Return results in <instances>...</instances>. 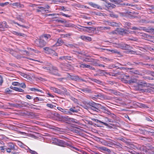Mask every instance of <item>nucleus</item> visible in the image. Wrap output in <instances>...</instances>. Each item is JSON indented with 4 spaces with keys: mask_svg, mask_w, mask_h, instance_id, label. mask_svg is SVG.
Returning a JSON list of instances; mask_svg holds the SVG:
<instances>
[{
    "mask_svg": "<svg viewBox=\"0 0 154 154\" xmlns=\"http://www.w3.org/2000/svg\"><path fill=\"white\" fill-rule=\"evenodd\" d=\"M13 90L21 92H23L24 91V90L23 89L16 87L13 88Z\"/></svg>",
    "mask_w": 154,
    "mask_h": 154,
    "instance_id": "a19ab883",
    "label": "nucleus"
},
{
    "mask_svg": "<svg viewBox=\"0 0 154 154\" xmlns=\"http://www.w3.org/2000/svg\"><path fill=\"white\" fill-rule=\"evenodd\" d=\"M57 108L58 110L62 112L64 114H68V113H69V112H68V110L63 109L61 108L60 107H57Z\"/></svg>",
    "mask_w": 154,
    "mask_h": 154,
    "instance_id": "4be33fe9",
    "label": "nucleus"
},
{
    "mask_svg": "<svg viewBox=\"0 0 154 154\" xmlns=\"http://www.w3.org/2000/svg\"><path fill=\"white\" fill-rule=\"evenodd\" d=\"M3 79L2 76L0 78V85L1 86L2 85V84L3 82Z\"/></svg>",
    "mask_w": 154,
    "mask_h": 154,
    "instance_id": "69168bd1",
    "label": "nucleus"
},
{
    "mask_svg": "<svg viewBox=\"0 0 154 154\" xmlns=\"http://www.w3.org/2000/svg\"><path fill=\"white\" fill-rule=\"evenodd\" d=\"M51 37V35L49 34H45L43 36H42L41 38H43V39L46 40L48 38H50Z\"/></svg>",
    "mask_w": 154,
    "mask_h": 154,
    "instance_id": "37998d69",
    "label": "nucleus"
},
{
    "mask_svg": "<svg viewBox=\"0 0 154 154\" xmlns=\"http://www.w3.org/2000/svg\"><path fill=\"white\" fill-rule=\"evenodd\" d=\"M29 89L31 91H38L41 93L43 92L42 91L40 90L38 88H30Z\"/></svg>",
    "mask_w": 154,
    "mask_h": 154,
    "instance_id": "c756f323",
    "label": "nucleus"
},
{
    "mask_svg": "<svg viewBox=\"0 0 154 154\" xmlns=\"http://www.w3.org/2000/svg\"><path fill=\"white\" fill-rule=\"evenodd\" d=\"M8 52L14 57H15V56L16 55V54H17L16 51H14L11 49H9L8 51Z\"/></svg>",
    "mask_w": 154,
    "mask_h": 154,
    "instance_id": "473e14b6",
    "label": "nucleus"
},
{
    "mask_svg": "<svg viewBox=\"0 0 154 154\" xmlns=\"http://www.w3.org/2000/svg\"><path fill=\"white\" fill-rule=\"evenodd\" d=\"M7 147L5 146H0V150L2 152H5V150L7 151Z\"/></svg>",
    "mask_w": 154,
    "mask_h": 154,
    "instance_id": "7c9ffc66",
    "label": "nucleus"
},
{
    "mask_svg": "<svg viewBox=\"0 0 154 154\" xmlns=\"http://www.w3.org/2000/svg\"><path fill=\"white\" fill-rule=\"evenodd\" d=\"M109 15L110 17L114 18H117L118 17L117 15H116L114 14L112 12H110V13L109 14Z\"/></svg>",
    "mask_w": 154,
    "mask_h": 154,
    "instance_id": "de8ad7c7",
    "label": "nucleus"
},
{
    "mask_svg": "<svg viewBox=\"0 0 154 154\" xmlns=\"http://www.w3.org/2000/svg\"><path fill=\"white\" fill-rule=\"evenodd\" d=\"M109 115L113 119H117L116 116L114 114L112 113L111 112H110V114H109Z\"/></svg>",
    "mask_w": 154,
    "mask_h": 154,
    "instance_id": "8fccbe9b",
    "label": "nucleus"
},
{
    "mask_svg": "<svg viewBox=\"0 0 154 154\" xmlns=\"http://www.w3.org/2000/svg\"><path fill=\"white\" fill-rule=\"evenodd\" d=\"M147 86V84L146 82L140 80L138 83L136 90L139 91V88H142Z\"/></svg>",
    "mask_w": 154,
    "mask_h": 154,
    "instance_id": "39448f33",
    "label": "nucleus"
},
{
    "mask_svg": "<svg viewBox=\"0 0 154 154\" xmlns=\"http://www.w3.org/2000/svg\"><path fill=\"white\" fill-rule=\"evenodd\" d=\"M19 86H20L23 88H25L26 87V85L24 83H20V85Z\"/></svg>",
    "mask_w": 154,
    "mask_h": 154,
    "instance_id": "bf43d9fd",
    "label": "nucleus"
},
{
    "mask_svg": "<svg viewBox=\"0 0 154 154\" xmlns=\"http://www.w3.org/2000/svg\"><path fill=\"white\" fill-rule=\"evenodd\" d=\"M46 106L47 107L51 109H53L54 107H56V106L55 105H53L50 103H47L46 104Z\"/></svg>",
    "mask_w": 154,
    "mask_h": 154,
    "instance_id": "c03bdc74",
    "label": "nucleus"
},
{
    "mask_svg": "<svg viewBox=\"0 0 154 154\" xmlns=\"http://www.w3.org/2000/svg\"><path fill=\"white\" fill-rule=\"evenodd\" d=\"M108 24L109 25L113 27H119L121 25L120 22H116L114 21H111L109 22Z\"/></svg>",
    "mask_w": 154,
    "mask_h": 154,
    "instance_id": "ddd939ff",
    "label": "nucleus"
},
{
    "mask_svg": "<svg viewBox=\"0 0 154 154\" xmlns=\"http://www.w3.org/2000/svg\"><path fill=\"white\" fill-rule=\"evenodd\" d=\"M7 152L11 153L12 151H17V146L14 143L11 142H9L7 144Z\"/></svg>",
    "mask_w": 154,
    "mask_h": 154,
    "instance_id": "f03ea898",
    "label": "nucleus"
},
{
    "mask_svg": "<svg viewBox=\"0 0 154 154\" xmlns=\"http://www.w3.org/2000/svg\"><path fill=\"white\" fill-rule=\"evenodd\" d=\"M50 89L51 90L53 91L55 93H57L59 94H62V91L59 89L53 87H50Z\"/></svg>",
    "mask_w": 154,
    "mask_h": 154,
    "instance_id": "aec40b11",
    "label": "nucleus"
},
{
    "mask_svg": "<svg viewBox=\"0 0 154 154\" xmlns=\"http://www.w3.org/2000/svg\"><path fill=\"white\" fill-rule=\"evenodd\" d=\"M38 8L44 11H49V10H46V8H45L44 7L38 6Z\"/></svg>",
    "mask_w": 154,
    "mask_h": 154,
    "instance_id": "864d4df0",
    "label": "nucleus"
},
{
    "mask_svg": "<svg viewBox=\"0 0 154 154\" xmlns=\"http://www.w3.org/2000/svg\"><path fill=\"white\" fill-rule=\"evenodd\" d=\"M34 100L35 102H38V101H42L44 100V99L42 98H40L38 97H36L34 99Z\"/></svg>",
    "mask_w": 154,
    "mask_h": 154,
    "instance_id": "f704fd0d",
    "label": "nucleus"
},
{
    "mask_svg": "<svg viewBox=\"0 0 154 154\" xmlns=\"http://www.w3.org/2000/svg\"><path fill=\"white\" fill-rule=\"evenodd\" d=\"M14 34L15 35L19 36H24L25 35L24 34L16 31L14 32Z\"/></svg>",
    "mask_w": 154,
    "mask_h": 154,
    "instance_id": "a18cd8bd",
    "label": "nucleus"
},
{
    "mask_svg": "<svg viewBox=\"0 0 154 154\" xmlns=\"http://www.w3.org/2000/svg\"><path fill=\"white\" fill-rule=\"evenodd\" d=\"M107 139L109 140L107 141L108 146H111V145L112 146L115 144L116 142L114 140L109 139Z\"/></svg>",
    "mask_w": 154,
    "mask_h": 154,
    "instance_id": "393cba45",
    "label": "nucleus"
},
{
    "mask_svg": "<svg viewBox=\"0 0 154 154\" xmlns=\"http://www.w3.org/2000/svg\"><path fill=\"white\" fill-rule=\"evenodd\" d=\"M57 145L63 147H66V146H68L70 148L75 149L76 150H78L77 148L72 146L71 145L69 144L68 143L65 142L64 140H63L59 139Z\"/></svg>",
    "mask_w": 154,
    "mask_h": 154,
    "instance_id": "7ed1b4c3",
    "label": "nucleus"
},
{
    "mask_svg": "<svg viewBox=\"0 0 154 154\" xmlns=\"http://www.w3.org/2000/svg\"><path fill=\"white\" fill-rule=\"evenodd\" d=\"M65 26L67 27H74L75 28H76L77 27V26L75 25L72 24V23L66 24Z\"/></svg>",
    "mask_w": 154,
    "mask_h": 154,
    "instance_id": "e433bc0d",
    "label": "nucleus"
},
{
    "mask_svg": "<svg viewBox=\"0 0 154 154\" xmlns=\"http://www.w3.org/2000/svg\"><path fill=\"white\" fill-rule=\"evenodd\" d=\"M139 91L140 92L146 93H151L153 91L149 87H146V88H139Z\"/></svg>",
    "mask_w": 154,
    "mask_h": 154,
    "instance_id": "1a4fd4ad",
    "label": "nucleus"
},
{
    "mask_svg": "<svg viewBox=\"0 0 154 154\" xmlns=\"http://www.w3.org/2000/svg\"><path fill=\"white\" fill-rule=\"evenodd\" d=\"M60 10L62 11H69V10L66 9V7L64 6L61 7H60Z\"/></svg>",
    "mask_w": 154,
    "mask_h": 154,
    "instance_id": "13d9d810",
    "label": "nucleus"
},
{
    "mask_svg": "<svg viewBox=\"0 0 154 154\" xmlns=\"http://www.w3.org/2000/svg\"><path fill=\"white\" fill-rule=\"evenodd\" d=\"M50 71V73L52 74L59 76L61 75L58 72L59 71L58 69L56 67L52 66Z\"/></svg>",
    "mask_w": 154,
    "mask_h": 154,
    "instance_id": "0eeeda50",
    "label": "nucleus"
},
{
    "mask_svg": "<svg viewBox=\"0 0 154 154\" xmlns=\"http://www.w3.org/2000/svg\"><path fill=\"white\" fill-rule=\"evenodd\" d=\"M89 107L94 111L99 112V109L101 105L94 102L89 103L88 104Z\"/></svg>",
    "mask_w": 154,
    "mask_h": 154,
    "instance_id": "f257e3e1",
    "label": "nucleus"
},
{
    "mask_svg": "<svg viewBox=\"0 0 154 154\" xmlns=\"http://www.w3.org/2000/svg\"><path fill=\"white\" fill-rule=\"evenodd\" d=\"M101 111L108 115L110 114V112L108 108L105 106H102L101 105L99 109V111Z\"/></svg>",
    "mask_w": 154,
    "mask_h": 154,
    "instance_id": "6e6552de",
    "label": "nucleus"
},
{
    "mask_svg": "<svg viewBox=\"0 0 154 154\" xmlns=\"http://www.w3.org/2000/svg\"><path fill=\"white\" fill-rule=\"evenodd\" d=\"M131 23L129 22H126L125 23V27L127 29H131Z\"/></svg>",
    "mask_w": 154,
    "mask_h": 154,
    "instance_id": "bb28decb",
    "label": "nucleus"
},
{
    "mask_svg": "<svg viewBox=\"0 0 154 154\" xmlns=\"http://www.w3.org/2000/svg\"><path fill=\"white\" fill-rule=\"evenodd\" d=\"M101 142L103 145L105 146H108L107 141L105 140H102L101 141Z\"/></svg>",
    "mask_w": 154,
    "mask_h": 154,
    "instance_id": "49530a36",
    "label": "nucleus"
},
{
    "mask_svg": "<svg viewBox=\"0 0 154 154\" xmlns=\"http://www.w3.org/2000/svg\"><path fill=\"white\" fill-rule=\"evenodd\" d=\"M117 29L115 30L112 31L109 33L110 34H117Z\"/></svg>",
    "mask_w": 154,
    "mask_h": 154,
    "instance_id": "052dcab7",
    "label": "nucleus"
},
{
    "mask_svg": "<svg viewBox=\"0 0 154 154\" xmlns=\"http://www.w3.org/2000/svg\"><path fill=\"white\" fill-rule=\"evenodd\" d=\"M64 43L63 41L61 38H59L56 44L53 45L54 46H59L62 45Z\"/></svg>",
    "mask_w": 154,
    "mask_h": 154,
    "instance_id": "a211bd4d",
    "label": "nucleus"
},
{
    "mask_svg": "<svg viewBox=\"0 0 154 154\" xmlns=\"http://www.w3.org/2000/svg\"><path fill=\"white\" fill-rule=\"evenodd\" d=\"M91 80L92 81H93L94 82H95L96 83H97V84H100L101 83H102L101 81H100L99 80H97V79H91Z\"/></svg>",
    "mask_w": 154,
    "mask_h": 154,
    "instance_id": "ea45409f",
    "label": "nucleus"
},
{
    "mask_svg": "<svg viewBox=\"0 0 154 154\" xmlns=\"http://www.w3.org/2000/svg\"><path fill=\"white\" fill-rule=\"evenodd\" d=\"M12 85L14 86H19L20 83L17 82H12Z\"/></svg>",
    "mask_w": 154,
    "mask_h": 154,
    "instance_id": "5fc2aeb1",
    "label": "nucleus"
},
{
    "mask_svg": "<svg viewBox=\"0 0 154 154\" xmlns=\"http://www.w3.org/2000/svg\"><path fill=\"white\" fill-rule=\"evenodd\" d=\"M89 5L93 8L100 9V7L98 5L92 2L89 3Z\"/></svg>",
    "mask_w": 154,
    "mask_h": 154,
    "instance_id": "b1692460",
    "label": "nucleus"
},
{
    "mask_svg": "<svg viewBox=\"0 0 154 154\" xmlns=\"http://www.w3.org/2000/svg\"><path fill=\"white\" fill-rule=\"evenodd\" d=\"M36 43L37 46L40 47L44 46L46 44V42L44 41L43 38H40L39 40L36 41Z\"/></svg>",
    "mask_w": 154,
    "mask_h": 154,
    "instance_id": "423d86ee",
    "label": "nucleus"
},
{
    "mask_svg": "<svg viewBox=\"0 0 154 154\" xmlns=\"http://www.w3.org/2000/svg\"><path fill=\"white\" fill-rule=\"evenodd\" d=\"M21 105H20L19 103H14L13 107H15L18 108H20Z\"/></svg>",
    "mask_w": 154,
    "mask_h": 154,
    "instance_id": "09e8293b",
    "label": "nucleus"
},
{
    "mask_svg": "<svg viewBox=\"0 0 154 154\" xmlns=\"http://www.w3.org/2000/svg\"><path fill=\"white\" fill-rule=\"evenodd\" d=\"M146 120L148 121H153V119L150 117H146L145 118Z\"/></svg>",
    "mask_w": 154,
    "mask_h": 154,
    "instance_id": "3c124183",
    "label": "nucleus"
},
{
    "mask_svg": "<svg viewBox=\"0 0 154 154\" xmlns=\"http://www.w3.org/2000/svg\"><path fill=\"white\" fill-rule=\"evenodd\" d=\"M20 105H21L20 108H22L23 106L26 107L28 105V103H27L23 101H18Z\"/></svg>",
    "mask_w": 154,
    "mask_h": 154,
    "instance_id": "a878e982",
    "label": "nucleus"
},
{
    "mask_svg": "<svg viewBox=\"0 0 154 154\" xmlns=\"http://www.w3.org/2000/svg\"><path fill=\"white\" fill-rule=\"evenodd\" d=\"M107 83L109 84L113 85L114 84L115 82L113 81H107Z\"/></svg>",
    "mask_w": 154,
    "mask_h": 154,
    "instance_id": "338daca9",
    "label": "nucleus"
},
{
    "mask_svg": "<svg viewBox=\"0 0 154 154\" xmlns=\"http://www.w3.org/2000/svg\"><path fill=\"white\" fill-rule=\"evenodd\" d=\"M63 120L66 123L70 124L73 123H77L78 121L74 119L70 118L68 116H64L62 117Z\"/></svg>",
    "mask_w": 154,
    "mask_h": 154,
    "instance_id": "20e7f679",
    "label": "nucleus"
},
{
    "mask_svg": "<svg viewBox=\"0 0 154 154\" xmlns=\"http://www.w3.org/2000/svg\"><path fill=\"white\" fill-rule=\"evenodd\" d=\"M80 38L82 40L85 41H91L92 40V38L91 37L88 36L82 35L80 36Z\"/></svg>",
    "mask_w": 154,
    "mask_h": 154,
    "instance_id": "412c9836",
    "label": "nucleus"
},
{
    "mask_svg": "<svg viewBox=\"0 0 154 154\" xmlns=\"http://www.w3.org/2000/svg\"><path fill=\"white\" fill-rule=\"evenodd\" d=\"M83 61L86 62H93L94 61V59L91 58L90 57L85 58L83 59Z\"/></svg>",
    "mask_w": 154,
    "mask_h": 154,
    "instance_id": "cd10ccee",
    "label": "nucleus"
},
{
    "mask_svg": "<svg viewBox=\"0 0 154 154\" xmlns=\"http://www.w3.org/2000/svg\"><path fill=\"white\" fill-rule=\"evenodd\" d=\"M89 65L85 63H80V65L79 66L80 68H88Z\"/></svg>",
    "mask_w": 154,
    "mask_h": 154,
    "instance_id": "c9c22d12",
    "label": "nucleus"
},
{
    "mask_svg": "<svg viewBox=\"0 0 154 154\" xmlns=\"http://www.w3.org/2000/svg\"><path fill=\"white\" fill-rule=\"evenodd\" d=\"M8 4V2H6L4 3H0V6L3 7L5 5H7Z\"/></svg>",
    "mask_w": 154,
    "mask_h": 154,
    "instance_id": "0e129e2a",
    "label": "nucleus"
},
{
    "mask_svg": "<svg viewBox=\"0 0 154 154\" xmlns=\"http://www.w3.org/2000/svg\"><path fill=\"white\" fill-rule=\"evenodd\" d=\"M65 45L68 47L70 48H72L73 47V45L72 44H65Z\"/></svg>",
    "mask_w": 154,
    "mask_h": 154,
    "instance_id": "e2e57ef3",
    "label": "nucleus"
},
{
    "mask_svg": "<svg viewBox=\"0 0 154 154\" xmlns=\"http://www.w3.org/2000/svg\"><path fill=\"white\" fill-rule=\"evenodd\" d=\"M23 77L27 79H29V78H30V76L29 75L26 74H25L23 76Z\"/></svg>",
    "mask_w": 154,
    "mask_h": 154,
    "instance_id": "774afa93",
    "label": "nucleus"
},
{
    "mask_svg": "<svg viewBox=\"0 0 154 154\" xmlns=\"http://www.w3.org/2000/svg\"><path fill=\"white\" fill-rule=\"evenodd\" d=\"M96 97H97V98H102L103 97V95L99 93L98 94H96L95 95H94V97H92L94 98H95Z\"/></svg>",
    "mask_w": 154,
    "mask_h": 154,
    "instance_id": "2f4dec72",
    "label": "nucleus"
},
{
    "mask_svg": "<svg viewBox=\"0 0 154 154\" xmlns=\"http://www.w3.org/2000/svg\"><path fill=\"white\" fill-rule=\"evenodd\" d=\"M98 149L100 151H104L106 152L110 153L111 152V150L107 148L106 147L104 146H99Z\"/></svg>",
    "mask_w": 154,
    "mask_h": 154,
    "instance_id": "dca6fc26",
    "label": "nucleus"
},
{
    "mask_svg": "<svg viewBox=\"0 0 154 154\" xmlns=\"http://www.w3.org/2000/svg\"><path fill=\"white\" fill-rule=\"evenodd\" d=\"M91 120L93 121H94L96 122L103 124V125H105L106 126H108V125L107 123L103 122L102 121H100L99 120L97 119H95L94 118H93L91 119Z\"/></svg>",
    "mask_w": 154,
    "mask_h": 154,
    "instance_id": "5701e85b",
    "label": "nucleus"
},
{
    "mask_svg": "<svg viewBox=\"0 0 154 154\" xmlns=\"http://www.w3.org/2000/svg\"><path fill=\"white\" fill-rule=\"evenodd\" d=\"M117 46L118 47L123 49H128L130 47L129 45L123 43L118 44Z\"/></svg>",
    "mask_w": 154,
    "mask_h": 154,
    "instance_id": "f8f14e48",
    "label": "nucleus"
},
{
    "mask_svg": "<svg viewBox=\"0 0 154 154\" xmlns=\"http://www.w3.org/2000/svg\"><path fill=\"white\" fill-rule=\"evenodd\" d=\"M44 49L47 51L49 52V53H52L53 52V51L50 48L48 47H45L44 48Z\"/></svg>",
    "mask_w": 154,
    "mask_h": 154,
    "instance_id": "79ce46f5",
    "label": "nucleus"
},
{
    "mask_svg": "<svg viewBox=\"0 0 154 154\" xmlns=\"http://www.w3.org/2000/svg\"><path fill=\"white\" fill-rule=\"evenodd\" d=\"M113 5V6L112 7L113 8H114V6H115V5H113L111 3H107V4L105 5V6L107 7H111L112 6V5Z\"/></svg>",
    "mask_w": 154,
    "mask_h": 154,
    "instance_id": "6e6d98bb",
    "label": "nucleus"
},
{
    "mask_svg": "<svg viewBox=\"0 0 154 154\" xmlns=\"http://www.w3.org/2000/svg\"><path fill=\"white\" fill-rule=\"evenodd\" d=\"M69 78L75 81H81L83 82L85 81V80L79 77L78 75H70Z\"/></svg>",
    "mask_w": 154,
    "mask_h": 154,
    "instance_id": "9b49d317",
    "label": "nucleus"
},
{
    "mask_svg": "<svg viewBox=\"0 0 154 154\" xmlns=\"http://www.w3.org/2000/svg\"><path fill=\"white\" fill-rule=\"evenodd\" d=\"M143 30L147 32H151V29H146L145 27H143Z\"/></svg>",
    "mask_w": 154,
    "mask_h": 154,
    "instance_id": "603ef678",
    "label": "nucleus"
},
{
    "mask_svg": "<svg viewBox=\"0 0 154 154\" xmlns=\"http://www.w3.org/2000/svg\"><path fill=\"white\" fill-rule=\"evenodd\" d=\"M117 66L116 64H112L109 66V67L110 69L112 68H116Z\"/></svg>",
    "mask_w": 154,
    "mask_h": 154,
    "instance_id": "680f3d73",
    "label": "nucleus"
},
{
    "mask_svg": "<svg viewBox=\"0 0 154 154\" xmlns=\"http://www.w3.org/2000/svg\"><path fill=\"white\" fill-rule=\"evenodd\" d=\"M84 27L86 29H82L80 28H79V29H80L81 30H82L83 31H86L88 32H90L91 31H93L94 30V28L90 27Z\"/></svg>",
    "mask_w": 154,
    "mask_h": 154,
    "instance_id": "6ab92c4d",
    "label": "nucleus"
},
{
    "mask_svg": "<svg viewBox=\"0 0 154 154\" xmlns=\"http://www.w3.org/2000/svg\"><path fill=\"white\" fill-rule=\"evenodd\" d=\"M127 82L130 84L136 83L137 80L134 78H131L130 80L127 81Z\"/></svg>",
    "mask_w": 154,
    "mask_h": 154,
    "instance_id": "c85d7f7f",
    "label": "nucleus"
},
{
    "mask_svg": "<svg viewBox=\"0 0 154 154\" xmlns=\"http://www.w3.org/2000/svg\"><path fill=\"white\" fill-rule=\"evenodd\" d=\"M129 77V75H126L125 74H122L121 75V78L122 79L126 80L128 79Z\"/></svg>",
    "mask_w": 154,
    "mask_h": 154,
    "instance_id": "4c0bfd02",
    "label": "nucleus"
},
{
    "mask_svg": "<svg viewBox=\"0 0 154 154\" xmlns=\"http://www.w3.org/2000/svg\"><path fill=\"white\" fill-rule=\"evenodd\" d=\"M79 111V110L75 107H72L70 108L68 110V112L69 113H68V114H72V113H77Z\"/></svg>",
    "mask_w": 154,
    "mask_h": 154,
    "instance_id": "2eb2a0df",
    "label": "nucleus"
},
{
    "mask_svg": "<svg viewBox=\"0 0 154 154\" xmlns=\"http://www.w3.org/2000/svg\"><path fill=\"white\" fill-rule=\"evenodd\" d=\"M117 32L119 33H122L123 34H128L130 33V31L128 30H127L125 29H124L121 28H117Z\"/></svg>",
    "mask_w": 154,
    "mask_h": 154,
    "instance_id": "9d476101",
    "label": "nucleus"
},
{
    "mask_svg": "<svg viewBox=\"0 0 154 154\" xmlns=\"http://www.w3.org/2000/svg\"><path fill=\"white\" fill-rule=\"evenodd\" d=\"M59 139L56 138H53L52 139V143L57 145Z\"/></svg>",
    "mask_w": 154,
    "mask_h": 154,
    "instance_id": "72a5a7b5",
    "label": "nucleus"
},
{
    "mask_svg": "<svg viewBox=\"0 0 154 154\" xmlns=\"http://www.w3.org/2000/svg\"><path fill=\"white\" fill-rule=\"evenodd\" d=\"M73 58L70 56H66V60H72Z\"/></svg>",
    "mask_w": 154,
    "mask_h": 154,
    "instance_id": "4d7b16f0",
    "label": "nucleus"
},
{
    "mask_svg": "<svg viewBox=\"0 0 154 154\" xmlns=\"http://www.w3.org/2000/svg\"><path fill=\"white\" fill-rule=\"evenodd\" d=\"M139 65L140 66H147V67H148V66H152V65H150V64H148V63H146V64H145V63H143L142 62H139Z\"/></svg>",
    "mask_w": 154,
    "mask_h": 154,
    "instance_id": "58836bf2",
    "label": "nucleus"
},
{
    "mask_svg": "<svg viewBox=\"0 0 154 154\" xmlns=\"http://www.w3.org/2000/svg\"><path fill=\"white\" fill-rule=\"evenodd\" d=\"M8 27V26L7 25V22L5 21L2 22H0V28L5 29Z\"/></svg>",
    "mask_w": 154,
    "mask_h": 154,
    "instance_id": "f3484780",
    "label": "nucleus"
},
{
    "mask_svg": "<svg viewBox=\"0 0 154 154\" xmlns=\"http://www.w3.org/2000/svg\"><path fill=\"white\" fill-rule=\"evenodd\" d=\"M24 114L30 118H33L36 116L35 113L32 112L26 111L24 112Z\"/></svg>",
    "mask_w": 154,
    "mask_h": 154,
    "instance_id": "4468645a",
    "label": "nucleus"
}]
</instances>
